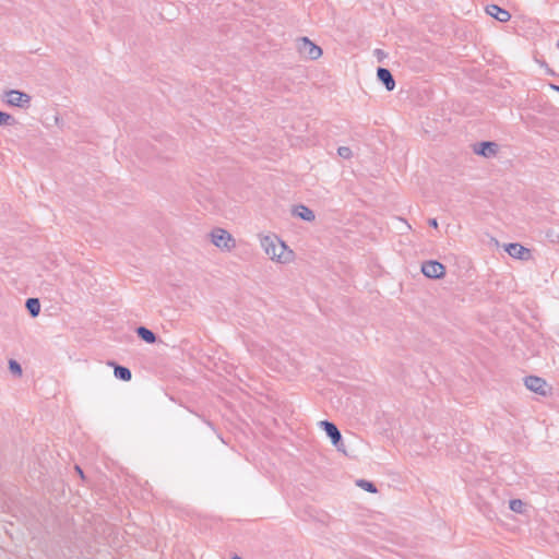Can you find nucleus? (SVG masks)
<instances>
[{
	"mask_svg": "<svg viewBox=\"0 0 559 559\" xmlns=\"http://www.w3.org/2000/svg\"><path fill=\"white\" fill-rule=\"evenodd\" d=\"M257 239L264 257L274 265L289 266L297 262V252L278 234L262 231L257 235Z\"/></svg>",
	"mask_w": 559,
	"mask_h": 559,
	"instance_id": "1",
	"label": "nucleus"
},
{
	"mask_svg": "<svg viewBox=\"0 0 559 559\" xmlns=\"http://www.w3.org/2000/svg\"><path fill=\"white\" fill-rule=\"evenodd\" d=\"M9 370L16 377L22 376V367L16 360H9Z\"/></svg>",
	"mask_w": 559,
	"mask_h": 559,
	"instance_id": "19",
	"label": "nucleus"
},
{
	"mask_svg": "<svg viewBox=\"0 0 559 559\" xmlns=\"http://www.w3.org/2000/svg\"><path fill=\"white\" fill-rule=\"evenodd\" d=\"M472 151L475 155L486 159L498 158L501 153V146L497 142L483 141L472 145Z\"/></svg>",
	"mask_w": 559,
	"mask_h": 559,
	"instance_id": "4",
	"label": "nucleus"
},
{
	"mask_svg": "<svg viewBox=\"0 0 559 559\" xmlns=\"http://www.w3.org/2000/svg\"><path fill=\"white\" fill-rule=\"evenodd\" d=\"M486 12L499 22H508L511 19V14L507 10L496 4L488 5Z\"/></svg>",
	"mask_w": 559,
	"mask_h": 559,
	"instance_id": "11",
	"label": "nucleus"
},
{
	"mask_svg": "<svg viewBox=\"0 0 559 559\" xmlns=\"http://www.w3.org/2000/svg\"><path fill=\"white\" fill-rule=\"evenodd\" d=\"M320 427L325 431L326 436L331 439L333 445L337 447L342 440L341 432L337 427L330 421H320Z\"/></svg>",
	"mask_w": 559,
	"mask_h": 559,
	"instance_id": "10",
	"label": "nucleus"
},
{
	"mask_svg": "<svg viewBox=\"0 0 559 559\" xmlns=\"http://www.w3.org/2000/svg\"><path fill=\"white\" fill-rule=\"evenodd\" d=\"M206 240L218 252L230 254L238 248L236 237L222 226H214L206 233Z\"/></svg>",
	"mask_w": 559,
	"mask_h": 559,
	"instance_id": "2",
	"label": "nucleus"
},
{
	"mask_svg": "<svg viewBox=\"0 0 559 559\" xmlns=\"http://www.w3.org/2000/svg\"><path fill=\"white\" fill-rule=\"evenodd\" d=\"M421 272L428 278L440 280L445 275V266L436 260H429L421 264Z\"/></svg>",
	"mask_w": 559,
	"mask_h": 559,
	"instance_id": "7",
	"label": "nucleus"
},
{
	"mask_svg": "<svg viewBox=\"0 0 559 559\" xmlns=\"http://www.w3.org/2000/svg\"><path fill=\"white\" fill-rule=\"evenodd\" d=\"M551 87H552L554 90H556V91H558V92H559V86L551 85Z\"/></svg>",
	"mask_w": 559,
	"mask_h": 559,
	"instance_id": "24",
	"label": "nucleus"
},
{
	"mask_svg": "<svg viewBox=\"0 0 559 559\" xmlns=\"http://www.w3.org/2000/svg\"><path fill=\"white\" fill-rule=\"evenodd\" d=\"M357 486L368 492H371V493H374L377 492V488L374 487V485L368 480H365V479H359L357 480Z\"/></svg>",
	"mask_w": 559,
	"mask_h": 559,
	"instance_id": "17",
	"label": "nucleus"
},
{
	"mask_svg": "<svg viewBox=\"0 0 559 559\" xmlns=\"http://www.w3.org/2000/svg\"><path fill=\"white\" fill-rule=\"evenodd\" d=\"M296 49L306 60H318L322 57V49L308 37H301L296 41Z\"/></svg>",
	"mask_w": 559,
	"mask_h": 559,
	"instance_id": "3",
	"label": "nucleus"
},
{
	"mask_svg": "<svg viewBox=\"0 0 559 559\" xmlns=\"http://www.w3.org/2000/svg\"><path fill=\"white\" fill-rule=\"evenodd\" d=\"M337 155L343 159H350L353 157V151L348 146H340L337 148Z\"/></svg>",
	"mask_w": 559,
	"mask_h": 559,
	"instance_id": "20",
	"label": "nucleus"
},
{
	"mask_svg": "<svg viewBox=\"0 0 559 559\" xmlns=\"http://www.w3.org/2000/svg\"><path fill=\"white\" fill-rule=\"evenodd\" d=\"M26 308L32 314V317H37L40 311V302L36 298H29L26 301Z\"/></svg>",
	"mask_w": 559,
	"mask_h": 559,
	"instance_id": "16",
	"label": "nucleus"
},
{
	"mask_svg": "<svg viewBox=\"0 0 559 559\" xmlns=\"http://www.w3.org/2000/svg\"><path fill=\"white\" fill-rule=\"evenodd\" d=\"M401 222L403 223V229L405 230H411L412 229V226L404 219H401Z\"/></svg>",
	"mask_w": 559,
	"mask_h": 559,
	"instance_id": "21",
	"label": "nucleus"
},
{
	"mask_svg": "<svg viewBox=\"0 0 559 559\" xmlns=\"http://www.w3.org/2000/svg\"><path fill=\"white\" fill-rule=\"evenodd\" d=\"M76 471H78V474H80L81 476L83 475V473H82L80 467H76Z\"/></svg>",
	"mask_w": 559,
	"mask_h": 559,
	"instance_id": "23",
	"label": "nucleus"
},
{
	"mask_svg": "<svg viewBox=\"0 0 559 559\" xmlns=\"http://www.w3.org/2000/svg\"><path fill=\"white\" fill-rule=\"evenodd\" d=\"M429 225H430L431 227H433V228H437V227H438V222H437V219H436V218H431V219L429 221Z\"/></svg>",
	"mask_w": 559,
	"mask_h": 559,
	"instance_id": "22",
	"label": "nucleus"
},
{
	"mask_svg": "<svg viewBox=\"0 0 559 559\" xmlns=\"http://www.w3.org/2000/svg\"><path fill=\"white\" fill-rule=\"evenodd\" d=\"M509 508L516 514H526L528 512V503L521 499H511L509 501Z\"/></svg>",
	"mask_w": 559,
	"mask_h": 559,
	"instance_id": "13",
	"label": "nucleus"
},
{
	"mask_svg": "<svg viewBox=\"0 0 559 559\" xmlns=\"http://www.w3.org/2000/svg\"><path fill=\"white\" fill-rule=\"evenodd\" d=\"M136 334L139 335L140 338H142L144 342L148 344H153L156 341L155 334L144 326L138 328Z\"/></svg>",
	"mask_w": 559,
	"mask_h": 559,
	"instance_id": "14",
	"label": "nucleus"
},
{
	"mask_svg": "<svg viewBox=\"0 0 559 559\" xmlns=\"http://www.w3.org/2000/svg\"><path fill=\"white\" fill-rule=\"evenodd\" d=\"M524 386L539 396H547L551 394V385L548 382L537 376H527L523 379Z\"/></svg>",
	"mask_w": 559,
	"mask_h": 559,
	"instance_id": "5",
	"label": "nucleus"
},
{
	"mask_svg": "<svg viewBox=\"0 0 559 559\" xmlns=\"http://www.w3.org/2000/svg\"><path fill=\"white\" fill-rule=\"evenodd\" d=\"M15 123L14 118L4 111H0V126H12Z\"/></svg>",
	"mask_w": 559,
	"mask_h": 559,
	"instance_id": "18",
	"label": "nucleus"
},
{
	"mask_svg": "<svg viewBox=\"0 0 559 559\" xmlns=\"http://www.w3.org/2000/svg\"><path fill=\"white\" fill-rule=\"evenodd\" d=\"M114 374L122 381H130L132 378L131 371L122 366H115Z\"/></svg>",
	"mask_w": 559,
	"mask_h": 559,
	"instance_id": "15",
	"label": "nucleus"
},
{
	"mask_svg": "<svg viewBox=\"0 0 559 559\" xmlns=\"http://www.w3.org/2000/svg\"><path fill=\"white\" fill-rule=\"evenodd\" d=\"M506 251L508 254L514 259L527 261L531 259L532 254L530 249L520 245V243H509L506 246Z\"/></svg>",
	"mask_w": 559,
	"mask_h": 559,
	"instance_id": "8",
	"label": "nucleus"
},
{
	"mask_svg": "<svg viewBox=\"0 0 559 559\" xmlns=\"http://www.w3.org/2000/svg\"><path fill=\"white\" fill-rule=\"evenodd\" d=\"M2 100L8 106L27 108L32 98L27 93L17 90H9L3 93Z\"/></svg>",
	"mask_w": 559,
	"mask_h": 559,
	"instance_id": "6",
	"label": "nucleus"
},
{
	"mask_svg": "<svg viewBox=\"0 0 559 559\" xmlns=\"http://www.w3.org/2000/svg\"><path fill=\"white\" fill-rule=\"evenodd\" d=\"M377 76L380 82H382L388 91H393L395 87L394 79L391 72L388 69L379 68L377 71Z\"/></svg>",
	"mask_w": 559,
	"mask_h": 559,
	"instance_id": "12",
	"label": "nucleus"
},
{
	"mask_svg": "<svg viewBox=\"0 0 559 559\" xmlns=\"http://www.w3.org/2000/svg\"><path fill=\"white\" fill-rule=\"evenodd\" d=\"M557 46H558V48H559V41L557 43Z\"/></svg>",
	"mask_w": 559,
	"mask_h": 559,
	"instance_id": "25",
	"label": "nucleus"
},
{
	"mask_svg": "<svg viewBox=\"0 0 559 559\" xmlns=\"http://www.w3.org/2000/svg\"><path fill=\"white\" fill-rule=\"evenodd\" d=\"M294 217L300 218L305 222H313L316 219L314 212L304 204L294 205L290 210Z\"/></svg>",
	"mask_w": 559,
	"mask_h": 559,
	"instance_id": "9",
	"label": "nucleus"
}]
</instances>
